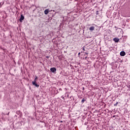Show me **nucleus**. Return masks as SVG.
<instances>
[{"instance_id": "10", "label": "nucleus", "mask_w": 130, "mask_h": 130, "mask_svg": "<svg viewBox=\"0 0 130 130\" xmlns=\"http://www.w3.org/2000/svg\"><path fill=\"white\" fill-rule=\"evenodd\" d=\"M82 49H83V50L85 51V47H83L82 48Z\"/></svg>"}, {"instance_id": "2", "label": "nucleus", "mask_w": 130, "mask_h": 130, "mask_svg": "<svg viewBox=\"0 0 130 130\" xmlns=\"http://www.w3.org/2000/svg\"><path fill=\"white\" fill-rule=\"evenodd\" d=\"M93 26H90L89 28V31H94L95 30V27H96V25L94 24H92Z\"/></svg>"}, {"instance_id": "5", "label": "nucleus", "mask_w": 130, "mask_h": 130, "mask_svg": "<svg viewBox=\"0 0 130 130\" xmlns=\"http://www.w3.org/2000/svg\"><path fill=\"white\" fill-rule=\"evenodd\" d=\"M120 55H121V56H124L125 55V52L124 51H121L120 53Z\"/></svg>"}, {"instance_id": "11", "label": "nucleus", "mask_w": 130, "mask_h": 130, "mask_svg": "<svg viewBox=\"0 0 130 130\" xmlns=\"http://www.w3.org/2000/svg\"><path fill=\"white\" fill-rule=\"evenodd\" d=\"M117 103H118L117 102L116 104H115L114 105V106H116V105H117Z\"/></svg>"}, {"instance_id": "9", "label": "nucleus", "mask_w": 130, "mask_h": 130, "mask_svg": "<svg viewBox=\"0 0 130 130\" xmlns=\"http://www.w3.org/2000/svg\"><path fill=\"white\" fill-rule=\"evenodd\" d=\"M127 88H128V90L130 91V85H128Z\"/></svg>"}, {"instance_id": "1", "label": "nucleus", "mask_w": 130, "mask_h": 130, "mask_svg": "<svg viewBox=\"0 0 130 130\" xmlns=\"http://www.w3.org/2000/svg\"><path fill=\"white\" fill-rule=\"evenodd\" d=\"M36 80H37V77H36L35 80L34 81H32V84L34 86H35L36 87L38 88V87H39V85L37 84V83H36Z\"/></svg>"}, {"instance_id": "12", "label": "nucleus", "mask_w": 130, "mask_h": 130, "mask_svg": "<svg viewBox=\"0 0 130 130\" xmlns=\"http://www.w3.org/2000/svg\"><path fill=\"white\" fill-rule=\"evenodd\" d=\"M0 5H1V6H2V5H4V3H1Z\"/></svg>"}, {"instance_id": "6", "label": "nucleus", "mask_w": 130, "mask_h": 130, "mask_svg": "<svg viewBox=\"0 0 130 130\" xmlns=\"http://www.w3.org/2000/svg\"><path fill=\"white\" fill-rule=\"evenodd\" d=\"M49 12H50V11H49V9H46L44 11V14L45 15H47V14H48V13H49Z\"/></svg>"}, {"instance_id": "14", "label": "nucleus", "mask_w": 130, "mask_h": 130, "mask_svg": "<svg viewBox=\"0 0 130 130\" xmlns=\"http://www.w3.org/2000/svg\"><path fill=\"white\" fill-rule=\"evenodd\" d=\"M87 57L86 56L85 58V59H87Z\"/></svg>"}, {"instance_id": "4", "label": "nucleus", "mask_w": 130, "mask_h": 130, "mask_svg": "<svg viewBox=\"0 0 130 130\" xmlns=\"http://www.w3.org/2000/svg\"><path fill=\"white\" fill-rule=\"evenodd\" d=\"M24 16H23V14H21V16H20V18L19 19V21L20 22H22L23 21V20H24Z\"/></svg>"}, {"instance_id": "3", "label": "nucleus", "mask_w": 130, "mask_h": 130, "mask_svg": "<svg viewBox=\"0 0 130 130\" xmlns=\"http://www.w3.org/2000/svg\"><path fill=\"white\" fill-rule=\"evenodd\" d=\"M50 71L52 73H55L56 72V69L55 68H52L50 69Z\"/></svg>"}, {"instance_id": "7", "label": "nucleus", "mask_w": 130, "mask_h": 130, "mask_svg": "<svg viewBox=\"0 0 130 130\" xmlns=\"http://www.w3.org/2000/svg\"><path fill=\"white\" fill-rule=\"evenodd\" d=\"M114 41H115V42H119V39L117 38H115L113 39Z\"/></svg>"}, {"instance_id": "8", "label": "nucleus", "mask_w": 130, "mask_h": 130, "mask_svg": "<svg viewBox=\"0 0 130 130\" xmlns=\"http://www.w3.org/2000/svg\"><path fill=\"white\" fill-rule=\"evenodd\" d=\"M85 101H86V100H85L84 99H83L81 101L82 103H84V102H85Z\"/></svg>"}, {"instance_id": "15", "label": "nucleus", "mask_w": 130, "mask_h": 130, "mask_svg": "<svg viewBox=\"0 0 130 130\" xmlns=\"http://www.w3.org/2000/svg\"><path fill=\"white\" fill-rule=\"evenodd\" d=\"M80 54H81V53L79 52V53H78V55H80Z\"/></svg>"}, {"instance_id": "13", "label": "nucleus", "mask_w": 130, "mask_h": 130, "mask_svg": "<svg viewBox=\"0 0 130 130\" xmlns=\"http://www.w3.org/2000/svg\"><path fill=\"white\" fill-rule=\"evenodd\" d=\"M85 54H89V53L85 52Z\"/></svg>"}]
</instances>
